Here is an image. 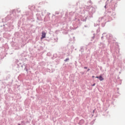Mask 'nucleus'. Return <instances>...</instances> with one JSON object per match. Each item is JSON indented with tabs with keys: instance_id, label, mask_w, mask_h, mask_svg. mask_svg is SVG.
Listing matches in <instances>:
<instances>
[{
	"instance_id": "obj_7",
	"label": "nucleus",
	"mask_w": 125,
	"mask_h": 125,
	"mask_svg": "<svg viewBox=\"0 0 125 125\" xmlns=\"http://www.w3.org/2000/svg\"><path fill=\"white\" fill-rule=\"evenodd\" d=\"M92 78H94V76H92Z\"/></svg>"
},
{
	"instance_id": "obj_2",
	"label": "nucleus",
	"mask_w": 125,
	"mask_h": 125,
	"mask_svg": "<svg viewBox=\"0 0 125 125\" xmlns=\"http://www.w3.org/2000/svg\"><path fill=\"white\" fill-rule=\"evenodd\" d=\"M96 78L97 79H99L100 80V81H104V78H103V77H102V76H96Z\"/></svg>"
},
{
	"instance_id": "obj_5",
	"label": "nucleus",
	"mask_w": 125,
	"mask_h": 125,
	"mask_svg": "<svg viewBox=\"0 0 125 125\" xmlns=\"http://www.w3.org/2000/svg\"><path fill=\"white\" fill-rule=\"evenodd\" d=\"M94 85H95V83H94V84L92 85V86H94Z\"/></svg>"
},
{
	"instance_id": "obj_6",
	"label": "nucleus",
	"mask_w": 125,
	"mask_h": 125,
	"mask_svg": "<svg viewBox=\"0 0 125 125\" xmlns=\"http://www.w3.org/2000/svg\"><path fill=\"white\" fill-rule=\"evenodd\" d=\"M90 69H88L87 71L88 72Z\"/></svg>"
},
{
	"instance_id": "obj_4",
	"label": "nucleus",
	"mask_w": 125,
	"mask_h": 125,
	"mask_svg": "<svg viewBox=\"0 0 125 125\" xmlns=\"http://www.w3.org/2000/svg\"><path fill=\"white\" fill-rule=\"evenodd\" d=\"M84 69H87V67H84Z\"/></svg>"
},
{
	"instance_id": "obj_3",
	"label": "nucleus",
	"mask_w": 125,
	"mask_h": 125,
	"mask_svg": "<svg viewBox=\"0 0 125 125\" xmlns=\"http://www.w3.org/2000/svg\"><path fill=\"white\" fill-rule=\"evenodd\" d=\"M68 60H69V59H66L65 61H68Z\"/></svg>"
},
{
	"instance_id": "obj_1",
	"label": "nucleus",
	"mask_w": 125,
	"mask_h": 125,
	"mask_svg": "<svg viewBox=\"0 0 125 125\" xmlns=\"http://www.w3.org/2000/svg\"><path fill=\"white\" fill-rule=\"evenodd\" d=\"M45 36H46V34L45 33V32L42 31V37L41 38V40L44 39V38H45Z\"/></svg>"
}]
</instances>
